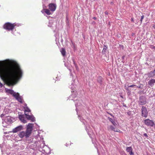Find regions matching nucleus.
<instances>
[{
  "mask_svg": "<svg viewBox=\"0 0 155 155\" xmlns=\"http://www.w3.org/2000/svg\"><path fill=\"white\" fill-rule=\"evenodd\" d=\"M22 75V70L16 62L8 61L3 63L0 61V77L8 86L15 85Z\"/></svg>",
  "mask_w": 155,
  "mask_h": 155,
  "instance_id": "1",
  "label": "nucleus"
},
{
  "mask_svg": "<svg viewBox=\"0 0 155 155\" xmlns=\"http://www.w3.org/2000/svg\"><path fill=\"white\" fill-rule=\"evenodd\" d=\"M16 25L15 23L12 24L9 22H7L4 25L3 27L4 29L8 31H12Z\"/></svg>",
  "mask_w": 155,
  "mask_h": 155,
  "instance_id": "2",
  "label": "nucleus"
},
{
  "mask_svg": "<svg viewBox=\"0 0 155 155\" xmlns=\"http://www.w3.org/2000/svg\"><path fill=\"white\" fill-rule=\"evenodd\" d=\"M31 135L26 130L25 131H23L20 132L18 134V135L19 137L21 138L24 137H25L27 138L29 137Z\"/></svg>",
  "mask_w": 155,
  "mask_h": 155,
  "instance_id": "3",
  "label": "nucleus"
},
{
  "mask_svg": "<svg viewBox=\"0 0 155 155\" xmlns=\"http://www.w3.org/2000/svg\"><path fill=\"white\" fill-rule=\"evenodd\" d=\"M141 116L146 117L147 116L148 112L146 108L144 106H142L141 108Z\"/></svg>",
  "mask_w": 155,
  "mask_h": 155,
  "instance_id": "4",
  "label": "nucleus"
},
{
  "mask_svg": "<svg viewBox=\"0 0 155 155\" xmlns=\"http://www.w3.org/2000/svg\"><path fill=\"white\" fill-rule=\"evenodd\" d=\"M144 123L146 125L151 127H153L154 124V123L153 121L149 119L145 120Z\"/></svg>",
  "mask_w": 155,
  "mask_h": 155,
  "instance_id": "5",
  "label": "nucleus"
},
{
  "mask_svg": "<svg viewBox=\"0 0 155 155\" xmlns=\"http://www.w3.org/2000/svg\"><path fill=\"white\" fill-rule=\"evenodd\" d=\"M48 8L50 11L52 12H54L56 10V5L54 3H50L48 5Z\"/></svg>",
  "mask_w": 155,
  "mask_h": 155,
  "instance_id": "6",
  "label": "nucleus"
},
{
  "mask_svg": "<svg viewBox=\"0 0 155 155\" xmlns=\"http://www.w3.org/2000/svg\"><path fill=\"white\" fill-rule=\"evenodd\" d=\"M33 126V124L31 123L29 124L27 126L26 131L31 134Z\"/></svg>",
  "mask_w": 155,
  "mask_h": 155,
  "instance_id": "7",
  "label": "nucleus"
},
{
  "mask_svg": "<svg viewBox=\"0 0 155 155\" xmlns=\"http://www.w3.org/2000/svg\"><path fill=\"white\" fill-rule=\"evenodd\" d=\"M23 129V127L21 125H20L17 127L16 128L13 129L12 130V132L13 133H16L18 131H20Z\"/></svg>",
  "mask_w": 155,
  "mask_h": 155,
  "instance_id": "8",
  "label": "nucleus"
},
{
  "mask_svg": "<svg viewBox=\"0 0 155 155\" xmlns=\"http://www.w3.org/2000/svg\"><path fill=\"white\" fill-rule=\"evenodd\" d=\"M26 118L28 120H31L32 122H34L35 121V117L32 116L28 115V114L25 113Z\"/></svg>",
  "mask_w": 155,
  "mask_h": 155,
  "instance_id": "9",
  "label": "nucleus"
},
{
  "mask_svg": "<svg viewBox=\"0 0 155 155\" xmlns=\"http://www.w3.org/2000/svg\"><path fill=\"white\" fill-rule=\"evenodd\" d=\"M19 118L23 123H27L26 120L25 119V116L24 115H19Z\"/></svg>",
  "mask_w": 155,
  "mask_h": 155,
  "instance_id": "10",
  "label": "nucleus"
},
{
  "mask_svg": "<svg viewBox=\"0 0 155 155\" xmlns=\"http://www.w3.org/2000/svg\"><path fill=\"white\" fill-rule=\"evenodd\" d=\"M110 129L115 132H118L120 133H122V131L119 130V129L117 128H116L115 127H114L112 125H110Z\"/></svg>",
  "mask_w": 155,
  "mask_h": 155,
  "instance_id": "11",
  "label": "nucleus"
},
{
  "mask_svg": "<svg viewBox=\"0 0 155 155\" xmlns=\"http://www.w3.org/2000/svg\"><path fill=\"white\" fill-rule=\"evenodd\" d=\"M127 152L129 153L131 155H134V153L132 152V149L131 147H127L126 149Z\"/></svg>",
  "mask_w": 155,
  "mask_h": 155,
  "instance_id": "12",
  "label": "nucleus"
},
{
  "mask_svg": "<svg viewBox=\"0 0 155 155\" xmlns=\"http://www.w3.org/2000/svg\"><path fill=\"white\" fill-rule=\"evenodd\" d=\"M147 75L149 78L154 77L155 76V72L154 71H151L147 74Z\"/></svg>",
  "mask_w": 155,
  "mask_h": 155,
  "instance_id": "13",
  "label": "nucleus"
},
{
  "mask_svg": "<svg viewBox=\"0 0 155 155\" xmlns=\"http://www.w3.org/2000/svg\"><path fill=\"white\" fill-rule=\"evenodd\" d=\"M155 83V79H152L150 80L148 82V84L151 87L154 85V83Z\"/></svg>",
  "mask_w": 155,
  "mask_h": 155,
  "instance_id": "14",
  "label": "nucleus"
},
{
  "mask_svg": "<svg viewBox=\"0 0 155 155\" xmlns=\"http://www.w3.org/2000/svg\"><path fill=\"white\" fill-rule=\"evenodd\" d=\"M146 103V101L145 100L143 99H140L139 101V104L140 105H144Z\"/></svg>",
  "mask_w": 155,
  "mask_h": 155,
  "instance_id": "15",
  "label": "nucleus"
},
{
  "mask_svg": "<svg viewBox=\"0 0 155 155\" xmlns=\"http://www.w3.org/2000/svg\"><path fill=\"white\" fill-rule=\"evenodd\" d=\"M108 119L114 126H116L117 125L116 123L112 118L109 117Z\"/></svg>",
  "mask_w": 155,
  "mask_h": 155,
  "instance_id": "16",
  "label": "nucleus"
},
{
  "mask_svg": "<svg viewBox=\"0 0 155 155\" xmlns=\"http://www.w3.org/2000/svg\"><path fill=\"white\" fill-rule=\"evenodd\" d=\"M61 52L62 55L64 56L66 55V51L64 48H62L61 50Z\"/></svg>",
  "mask_w": 155,
  "mask_h": 155,
  "instance_id": "17",
  "label": "nucleus"
},
{
  "mask_svg": "<svg viewBox=\"0 0 155 155\" xmlns=\"http://www.w3.org/2000/svg\"><path fill=\"white\" fill-rule=\"evenodd\" d=\"M44 10L45 13L47 15H50L51 14V13L50 12V11L47 9H44Z\"/></svg>",
  "mask_w": 155,
  "mask_h": 155,
  "instance_id": "18",
  "label": "nucleus"
},
{
  "mask_svg": "<svg viewBox=\"0 0 155 155\" xmlns=\"http://www.w3.org/2000/svg\"><path fill=\"white\" fill-rule=\"evenodd\" d=\"M24 109L25 110L24 112L25 114L26 113V112H30L31 110L28 107H24Z\"/></svg>",
  "mask_w": 155,
  "mask_h": 155,
  "instance_id": "19",
  "label": "nucleus"
},
{
  "mask_svg": "<svg viewBox=\"0 0 155 155\" xmlns=\"http://www.w3.org/2000/svg\"><path fill=\"white\" fill-rule=\"evenodd\" d=\"M13 96H14L16 99H17L19 96V94L18 93H16L15 92Z\"/></svg>",
  "mask_w": 155,
  "mask_h": 155,
  "instance_id": "20",
  "label": "nucleus"
},
{
  "mask_svg": "<svg viewBox=\"0 0 155 155\" xmlns=\"http://www.w3.org/2000/svg\"><path fill=\"white\" fill-rule=\"evenodd\" d=\"M7 92L10 94H11L13 95L15 92L12 90L8 89L6 91Z\"/></svg>",
  "mask_w": 155,
  "mask_h": 155,
  "instance_id": "21",
  "label": "nucleus"
},
{
  "mask_svg": "<svg viewBox=\"0 0 155 155\" xmlns=\"http://www.w3.org/2000/svg\"><path fill=\"white\" fill-rule=\"evenodd\" d=\"M72 144H73V143H72L70 141L68 140L66 143L65 145L66 146L68 147L71 145Z\"/></svg>",
  "mask_w": 155,
  "mask_h": 155,
  "instance_id": "22",
  "label": "nucleus"
},
{
  "mask_svg": "<svg viewBox=\"0 0 155 155\" xmlns=\"http://www.w3.org/2000/svg\"><path fill=\"white\" fill-rule=\"evenodd\" d=\"M102 78L101 76L98 77L97 78V81L100 83H101L102 82Z\"/></svg>",
  "mask_w": 155,
  "mask_h": 155,
  "instance_id": "23",
  "label": "nucleus"
},
{
  "mask_svg": "<svg viewBox=\"0 0 155 155\" xmlns=\"http://www.w3.org/2000/svg\"><path fill=\"white\" fill-rule=\"evenodd\" d=\"M17 101H18L20 103H22V99L21 98V97L19 96L17 99H16Z\"/></svg>",
  "mask_w": 155,
  "mask_h": 155,
  "instance_id": "24",
  "label": "nucleus"
},
{
  "mask_svg": "<svg viewBox=\"0 0 155 155\" xmlns=\"http://www.w3.org/2000/svg\"><path fill=\"white\" fill-rule=\"evenodd\" d=\"M144 18V16L143 15H142L141 17L140 21V22H141V23L142 22V20H143V19Z\"/></svg>",
  "mask_w": 155,
  "mask_h": 155,
  "instance_id": "25",
  "label": "nucleus"
},
{
  "mask_svg": "<svg viewBox=\"0 0 155 155\" xmlns=\"http://www.w3.org/2000/svg\"><path fill=\"white\" fill-rule=\"evenodd\" d=\"M107 48V47L106 45L104 46V48H103V51L106 50Z\"/></svg>",
  "mask_w": 155,
  "mask_h": 155,
  "instance_id": "26",
  "label": "nucleus"
},
{
  "mask_svg": "<svg viewBox=\"0 0 155 155\" xmlns=\"http://www.w3.org/2000/svg\"><path fill=\"white\" fill-rule=\"evenodd\" d=\"M136 86V85H131L129 86V87H134V86Z\"/></svg>",
  "mask_w": 155,
  "mask_h": 155,
  "instance_id": "27",
  "label": "nucleus"
},
{
  "mask_svg": "<svg viewBox=\"0 0 155 155\" xmlns=\"http://www.w3.org/2000/svg\"><path fill=\"white\" fill-rule=\"evenodd\" d=\"M143 135L144 136L146 137H148L147 134L146 133L144 134Z\"/></svg>",
  "mask_w": 155,
  "mask_h": 155,
  "instance_id": "28",
  "label": "nucleus"
},
{
  "mask_svg": "<svg viewBox=\"0 0 155 155\" xmlns=\"http://www.w3.org/2000/svg\"><path fill=\"white\" fill-rule=\"evenodd\" d=\"M2 86H3V84H2L1 82H0V86L1 87H2Z\"/></svg>",
  "mask_w": 155,
  "mask_h": 155,
  "instance_id": "29",
  "label": "nucleus"
},
{
  "mask_svg": "<svg viewBox=\"0 0 155 155\" xmlns=\"http://www.w3.org/2000/svg\"><path fill=\"white\" fill-rule=\"evenodd\" d=\"M95 24H96V22L94 21H93L92 22V24L93 25H95Z\"/></svg>",
  "mask_w": 155,
  "mask_h": 155,
  "instance_id": "30",
  "label": "nucleus"
},
{
  "mask_svg": "<svg viewBox=\"0 0 155 155\" xmlns=\"http://www.w3.org/2000/svg\"><path fill=\"white\" fill-rule=\"evenodd\" d=\"M131 21H133V22H134V19H133V18H131Z\"/></svg>",
  "mask_w": 155,
  "mask_h": 155,
  "instance_id": "31",
  "label": "nucleus"
},
{
  "mask_svg": "<svg viewBox=\"0 0 155 155\" xmlns=\"http://www.w3.org/2000/svg\"><path fill=\"white\" fill-rule=\"evenodd\" d=\"M137 87L139 88H142L140 85L139 86H137Z\"/></svg>",
  "mask_w": 155,
  "mask_h": 155,
  "instance_id": "32",
  "label": "nucleus"
},
{
  "mask_svg": "<svg viewBox=\"0 0 155 155\" xmlns=\"http://www.w3.org/2000/svg\"><path fill=\"white\" fill-rule=\"evenodd\" d=\"M93 18L95 20H96L97 19L95 17H93Z\"/></svg>",
  "mask_w": 155,
  "mask_h": 155,
  "instance_id": "33",
  "label": "nucleus"
},
{
  "mask_svg": "<svg viewBox=\"0 0 155 155\" xmlns=\"http://www.w3.org/2000/svg\"><path fill=\"white\" fill-rule=\"evenodd\" d=\"M105 14H106V15H107L108 14V12H105Z\"/></svg>",
  "mask_w": 155,
  "mask_h": 155,
  "instance_id": "34",
  "label": "nucleus"
},
{
  "mask_svg": "<svg viewBox=\"0 0 155 155\" xmlns=\"http://www.w3.org/2000/svg\"><path fill=\"white\" fill-rule=\"evenodd\" d=\"M152 47H154V46L153 45L152 46Z\"/></svg>",
  "mask_w": 155,
  "mask_h": 155,
  "instance_id": "35",
  "label": "nucleus"
},
{
  "mask_svg": "<svg viewBox=\"0 0 155 155\" xmlns=\"http://www.w3.org/2000/svg\"><path fill=\"white\" fill-rule=\"evenodd\" d=\"M111 116H112L113 117V116L112 115H111Z\"/></svg>",
  "mask_w": 155,
  "mask_h": 155,
  "instance_id": "36",
  "label": "nucleus"
},
{
  "mask_svg": "<svg viewBox=\"0 0 155 155\" xmlns=\"http://www.w3.org/2000/svg\"><path fill=\"white\" fill-rule=\"evenodd\" d=\"M154 71L155 72V69L154 70Z\"/></svg>",
  "mask_w": 155,
  "mask_h": 155,
  "instance_id": "37",
  "label": "nucleus"
}]
</instances>
